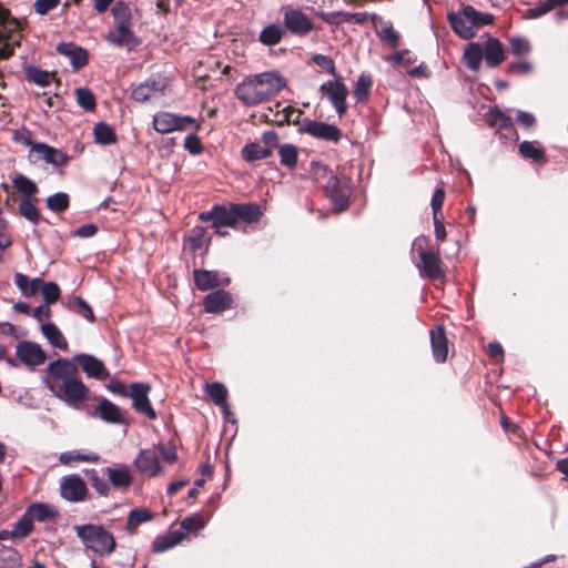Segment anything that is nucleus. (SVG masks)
Here are the masks:
<instances>
[{
	"label": "nucleus",
	"mask_w": 568,
	"mask_h": 568,
	"mask_svg": "<svg viewBox=\"0 0 568 568\" xmlns=\"http://www.w3.org/2000/svg\"><path fill=\"white\" fill-rule=\"evenodd\" d=\"M484 59L483 45L479 42H469L464 51L463 60L465 65L473 70L480 69L481 60Z\"/></svg>",
	"instance_id": "nucleus-31"
},
{
	"label": "nucleus",
	"mask_w": 568,
	"mask_h": 568,
	"mask_svg": "<svg viewBox=\"0 0 568 568\" xmlns=\"http://www.w3.org/2000/svg\"><path fill=\"white\" fill-rule=\"evenodd\" d=\"M45 387L60 400L71 406L80 405L90 398L89 387L80 379L75 363L59 357L41 373Z\"/></svg>",
	"instance_id": "nucleus-1"
},
{
	"label": "nucleus",
	"mask_w": 568,
	"mask_h": 568,
	"mask_svg": "<svg viewBox=\"0 0 568 568\" xmlns=\"http://www.w3.org/2000/svg\"><path fill=\"white\" fill-rule=\"evenodd\" d=\"M133 465L143 476L153 477L160 471V462L155 448L142 449L135 457Z\"/></svg>",
	"instance_id": "nucleus-18"
},
{
	"label": "nucleus",
	"mask_w": 568,
	"mask_h": 568,
	"mask_svg": "<svg viewBox=\"0 0 568 568\" xmlns=\"http://www.w3.org/2000/svg\"><path fill=\"white\" fill-rule=\"evenodd\" d=\"M94 141L100 145H110L116 142L114 130L104 122H99L93 129Z\"/></svg>",
	"instance_id": "nucleus-42"
},
{
	"label": "nucleus",
	"mask_w": 568,
	"mask_h": 568,
	"mask_svg": "<svg viewBox=\"0 0 568 568\" xmlns=\"http://www.w3.org/2000/svg\"><path fill=\"white\" fill-rule=\"evenodd\" d=\"M114 26L105 36V40L115 47L132 49L139 44L132 27V14L130 8L122 1L112 7Z\"/></svg>",
	"instance_id": "nucleus-6"
},
{
	"label": "nucleus",
	"mask_w": 568,
	"mask_h": 568,
	"mask_svg": "<svg viewBox=\"0 0 568 568\" xmlns=\"http://www.w3.org/2000/svg\"><path fill=\"white\" fill-rule=\"evenodd\" d=\"M26 511L30 515L33 521L37 520L40 523L52 519L57 515L55 510L51 506L42 503L30 505Z\"/></svg>",
	"instance_id": "nucleus-43"
},
{
	"label": "nucleus",
	"mask_w": 568,
	"mask_h": 568,
	"mask_svg": "<svg viewBox=\"0 0 568 568\" xmlns=\"http://www.w3.org/2000/svg\"><path fill=\"white\" fill-rule=\"evenodd\" d=\"M90 485L93 489L100 495V496H109L110 494V484L103 478L98 475V471L95 469H85L84 470Z\"/></svg>",
	"instance_id": "nucleus-52"
},
{
	"label": "nucleus",
	"mask_w": 568,
	"mask_h": 568,
	"mask_svg": "<svg viewBox=\"0 0 568 568\" xmlns=\"http://www.w3.org/2000/svg\"><path fill=\"white\" fill-rule=\"evenodd\" d=\"M194 284L200 291H207L219 286H227L231 282L230 277L221 275L215 271L194 270Z\"/></svg>",
	"instance_id": "nucleus-19"
},
{
	"label": "nucleus",
	"mask_w": 568,
	"mask_h": 568,
	"mask_svg": "<svg viewBox=\"0 0 568 568\" xmlns=\"http://www.w3.org/2000/svg\"><path fill=\"white\" fill-rule=\"evenodd\" d=\"M313 61L320 68L327 70L329 74L337 77L335 63L331 57L317 53L313 55Z\"/></svg>",
	"instance_id": "nucleus-59"
},
{
	"label": "nucleus",
	"mask_w": 568,
	"mask_h": 568,
	"mask_svg": "<svg viewBox=\"0 0 568 568\" xmlns=\"http://www.w3.org/2000/svg\"><path fill=\"white\" fill-rule=\"evenodd\" d=\"M285 34L286 30L283 26L278 23H270L260 32L258 41L263 45L273 47L278 44Z\"/></svg>",
	"instance_id": "nucleus-29"
},
{
	"label": "nucleus",
	"mask_w": 568,
	"mask_h": 568,
	"mask_svg": "<svg viewBox=\"0 0 568 568\" xmlns=\"http://www.w3.org/2000/svg\"><path fill=\"white\" fill-rule=\"evenodd\" d=\"M154 514L145 507H135L128 514L126 524L124 530L129 535H135L140 525L151 521Z\"/></svg>",
	"instance_id": "nucleus-26"
},
{
	"label": "nucleus",
	"mask_w": 568,
	"mask_h": 568,
	"mask_svg": "<svg viewBox=\"0 0 568 568\" xmlns=\"http://www.w3.org/2000/svg\"><path fill=\"white\" fill-rule=\"evenodd\" d=\"M286 85L275 71L248 75L235 87V97L247 106L257 105L276 95Z\"/></svg>",
	"instance_id": "nucleus-2"
},
{
	"label": "nucleus",
	"mask_w": 568,
	"mask_h": 568,
	"mask_svg": "<svg viewBox=\"0 0 568 568\" xmlns=\"http://www.w3.org/2000/svg\"><path fill=\"white\" fill-rule=\"evenodd\" d=\"M424 243H426L425 239H416L413 243V251H416L420 258V264L418 265L420 275L432 280L444 277L438 250L436 252L426 251L424 250Z\"/></svg>",
	"instance_id": "nucleus-9"
},
{
	"label": "nucleus",
	"mask_w": 568,
	"mask_h": 568,
	"mask_svg": "<svg viewBox=\"0 0 568 568\" xmlns=\"http://www.w3.org/2000/svg\"><path fill=\"white\" fill-rule=\"evenodd\" d=\"M61 497L70 503H81L87 499L89 489L78 474L63 476L60 480Z\"/></svg>",
	"instance_id": "nucleus-11"
},
{
	"label": "nucleus",
	"mask_w": 568,
	"mask_h": 568,
	"mask_svg": "<svg viewBox=\"0 0 568 568\" xmlns=\"http://www.w3.org/2000/svg\"><path fill=\"white\" fill-rule=\"evenodd\" d=\"M376 34L389 48H396L399 43L400 36L389 22L385 23L379 30H376Z\"/></svg>",
	"instance_id": "nucleus-50"
},
{
	"label": "nucleus",
	"mask_w": 568,
	"mask_h": 568,
	"mask_svg": "<svg viewBox=\"0 0 568 568\" xmlns=\"http://www.w3.org/2000/svg\"><path fill=\"white\" fill-rule=\"evenodd\" d=\"M22 39L21 24L0 7V61L9 59Z\"/></svg>",
	"instance_id": "nucleus-7"
},
{
	"label": "nucleus",
	"mask_w": 568,
	"mask_h": 568,
	"mask_svg": "<svg viewBox=\"0 0 568 568\" xmlns=\"http://www.w3.org/2000/svg\"><path fill=\"white\" fill-rule=\"evenodd\" d=\"M552 9L554 7L550 4L548 0H546L538 6L529 8L527 10V17L530 19H537L550 12Z\"/></svg>",
	"instance_id": "nucleus-63"
},
{
	"label": "nucleus",
	"mask_w": 568,
	"mask_h": 568,
	"mask_svg": "<svg viewBox=\"0 0 568 568\" xmlns=\"http://www.w3.org/2000/svg\"><path fill=\"white\" fill-rule=\"evenodd\" d=\"M155 449L158 450V455H161L163 462L172 464L176 460V448L174 445L160 444Z\"/></svg>",
	"instance_id": "nucleus-62"
},
{
	"label": "nucleus",
	"mask_w": 568,
	"mask_h": 568,
	"mask_svg": "<svg viewBox=\"0 0 568 568\" xmlns=\"http://www.w3.org/2000/svg\"><path fill=\"white\" fill-rule=\"evenodd\" d=\"M385 60L389 61L394 64H403V65H408L415 61V59L412 58L410 52L406 49L399 50L396 53L386 57Z\"/></svg>",
	"instance_id": "nucleus-61"
},
{
	"label": "nucleus",
	"mask_w": 568,
	"mask_h": 568,
	"mask_svg": "<svg viewBox=\"0 0 568 568\" xmlns=\"http://www.w3.org/2000/svg\"><path fill=\"white\" fill-rule=\"evenodd\" d=\"M484 59L490 68L498 67L505 60V50L497 38L488 37L484 47Z\"/></svg>",
	"instance_id": "nucleus-25"
},
{
	"label": "nucleus",
	"mask_w": 568,
	"mask_h": 568,
	"mask_svg": "<svg viewBox=\"0 0 568 568\" xmlns=\"http://www.w3.org/2000/svg\"><path fill=\"white\" fill-rule=\"evenodd\" d=\"M153 126L160 133H169L178 130V115L169 112L156 113L153 118Z\"/></svg>",
	"instance_id": "nucleus-38"
},
{
	"label": "nucleus",
	"mask_w": 568,
	"mask_h": 568,
	"mask_svg": "<svg viewBox=\"0 0 568 568\" xmlns=\"http://www.w3.org/2000/svg\"><path fill=\"white\" fill-rule=\"evenodd\" d=\"M95 412L98 416L104 422L113 424H119L122 422L121 409L108 399L101 400L98 404Z\"/></svg>",
	"instance_id": "nucleus-33"
},
{
	"label": "nucleus",
	"mask_w": 568,
	"mask_h": 568,
	"mask_svg": "<svg viewBox=\"0 0 568 568\" xmlns=\"http://www.w3.org/2000/svg\"><path fill=\"white\" fill-rule=\"evenodd\" d=\"M16 357L21 364L31 371L43 365L47 361V354L42 347L38 343L31 341H21L17 344Z\"/></svg>",
	"instance_id": "nucleus-10"
},
{
	"label": "nucleus",
	"mask_w": 568,
	"mask_h": 568,
	"mask_svg": "<svg viewBox=\"0 0 568 568\" xmlns=\"http://www.w3.org/2000/svg\"><path fill=\"white\" fill-rule=\"evenodd\" d=\"M13 187L22 195V199H31L38 193V185L23 174H16L12 178Z\"/></svg>",
	"instance_id": "nucleus-37"
},
{
	"label": "nucleus",
	"mask_w": 568,
	"mask_h": 568,
	"mask_svg": "<svg viewBox=\"0 0 568 568\" xmlns=\"http://www.w3.org/2000/svg\"><path fill=\"white\" fill-rule=\"evenodd\" d=\"M510 50L515 55H520L528 53L530 50V45L527 39L515 37L511 38L509 41Z\"/></svg>",
	"instance_id": "nucleus-60"
},
{
	"label": "nucleus",
	"mask_w": 568,
	"mask_h": 568,
	"mask_svg": "<svg viewBox=\"0 0 568 568\" xmlns=\"http://www.w3.org/2000/svg\"><path fill=\"white\" fill-rule=\"evenodd\" d=\"M77 102L87 111H92L95 108V99L93 93L87 88H79L75 91Z\"/></svg>",
	"instance_id": "nucleus-55"
},
{
	"label": "nucleus",
	"mask_w": 568,
	"mask_h": 568,
	"mask_svg": "<svg viewBox=\"0 0 568 568\" xmlns=\"http://www.w3.org/2000/svg\"><path fill=\"white\" fill-rule=\"evenodd\" d=\"M61 0H36L33 3L34 12L39 16H45L51 10L59 7Z\"/></svg>",
	"instance_id": "nucleus-58"
},
{
	"label": "nucleus",
	"mask_w": 568,
	"mask_h": 568,
	"mask_svg": "<svg viewBox=\"0 0 568 568\" xmlns=\"http://www.w3.org/2000/svg\"><path fill=\"white\" fill-rule=\"evenodd\" d=\"M280 162L283 166L294 169L297 164V148L293 144H283L278 146Z\"/></svg>",
	"instance_id": "nucleus-47"
},
{
	"label": "nucleus",
	"mask_w": 568,
	"mask_h": 568,
	"mask_svg": "<svg viewBox=\"0 0 568 568\" xmlns=\"http://www.w3.org/2000/svg\"><path fill=\"white\" fill-rule=\"evenodd\" d=\"M206 518L202 514H193L180 521V544L186 538V532L196 536L206 525Z\"/></svg>",
	"instance_id": "nucleus-30"
},
{
	"label": "nucleus",
	"mask_w": 568,
	"mask_h": 568,
	"mask_svg": "<svg viewBox=\"0 0 568 568\" xmlns=\"http://www.w3.org/2000/svg\"><path fill=\"white\" fill-rule=\"evenodd\" d=\"M486 123L498 130L510 131V138L518 139L517 133L514 131V123L509 115L500 111L498 108L490 109L485 115Z\"/></svg>",
	"instance_id": "nucleus-27"
},
{
	"label": "nucleus",
	"mask_w": 568,
	"mask_h": 568,
	"mask_svg": "<svg viewBox=\"0 0 568 568\" xmlns=\"http://www.w3.org/2000/svg\"><path fill=\"white\" fill-rule=\"evenodd\" d=\"M261 207L254 203L216 204L210 211L199 214L202 222L212 221L213 229L237 226L239 222L256 223L262 216Z\"/></svg>",
	"instance_id": "nucleus-3"
},
{
	"label": "nucleus",
	"mask_w": 568,
	"mask_h": 568,
	"mask_svg": "<svg viewBox=\"0 0 568 568\" xmlns=\"http://www.w3.org/2000/svg\"><path fill=\"white\" fill-rule=\"evenodd\" d=\"M47 207L54 213H62L69 209L70 197L65 192H58L47 197Z\"/></svg>",
	"instance_id": "nucleus-46"
},
{
	"label": "nucleus",
	"mask_w": 568,
	"mask_h": 568,
	"mask_svg": "<svg viewBox=\"0 0 568 568\" xmlns=\"http://www.w3.org/2000/svg\"><path fill=\"white\" fill-rule=\"evenodd\" d=\"M210 244V237L204 226H194L189 234L184 236V250L194 254L204 253Z\"/></svg>",
	"instance_id": "nucleus-22"
},
{
	"label": "nucleus",
	"mask_w": 568,
	"mask_h": 568,
	"mask_svg": "<svg viewBox=\"0 0 568 568\" xmlns=\"http://www.w3.org/2000/svg\"><path fill=\"white\" fill-rule=\"evenodd\" d=\"M241 154L244 161L251 163L257 160L267 159L272 155V151L261 146L256 142H250L242 148Z\"/></svg>",
	"instance_id": "nucleus-40"
},
{
	"label": "nucleus",
	"mask_w": 568,
	"mask_h": 568,
	"mask_svg": "<svg viewBox=\"0 0 568 568\" xmlns=\"http://www.w3.org/2000/svg\"><path fill=\"white\" fill-rule=\"evenodd\" d=\"M99 460L100 456L97 453L80 449L63 452L59 456V462L62 465H71L73 462L98 463Z\"/></svg>",
	"instance_id": "nucleus-34"
},
{
	"label": "nucleus",
	"mask_w": 568,
	"mask_h": 568,
	"mask_svg": "<svg viewBox=\"0 0 568 568\" xmlns=\"http://www.w3.org/2000/svg\"><path fill=\"white\" fill-rule=\"evenodd\" d=\"M205 393L216 406L227 400L229 392L222 383L214 382L206 384Z\"/></svg>",
	"instance_id": "nucleus-48"
},
{
	"label": "nucleus",
	"mask_w": 568,
	"mask_h": 568,
	"mask_svg": "<svg viewBox=\"0 0 568 568\" xmlns=\"http://www.w3.org/2000/svg\"><path fill=\"white\" fill-rule=\"evenodd\" d=\"M23 73L28 82L40 88H47L55 80V72H49L32 64L24 65Z\"/></svg>",
	"instance_id": "nucleus-28"
},
{
	"label": "nucleus",
	"mask_w": 568,
	"mask_h": 568,
	"mask_svg": "<svg viewBox=\"0 0 568 568\" xmlns=\"http://www.w3.org/2000/svg\"><path fill=\"white\" fill-rule=\"evenodd\" d=\"M168 85L165 78L149 79L138 84L131 92V98L136 102H145L163 95Z\"/></svg>",
	"instance_id": "nucleus-15"
},
{
	"label": "nucleus",
	"mask_w": 568,
	"mask_h": 568,
	"mask_svg": "<svg viewBox=\"0 0 568 568\" xmlns=\"http://www.w3.org/2000/svg\"><path fill=\"white\" fill-rule=\"evenodd\" d=\"M73 530L87 550L109 557L116 548L115 537L102 524L74 525Z\"/></svg>",
	"instance_id": "nucleus-4"
},
{
	"label": "nucleus",
	"mask_w": 568,
	"mask_h": 568,
	"mask_svg": "<svg viewBox=\"0 0 568 568\" xmlns=\"http://www.w3.org/2000/svg\"><path fill=\"white\" fill-rule=\"evenodd\" d=\"M317 17L329 26L337 27L342 23H348L346 11L318 12Z\"/></svg>",
	"instance_id": "nucleus-54"
},
{
	"label": "nucleus",
	"mask_w": 568,
	"mask_h": 568,
	"mask_svg": "<svg viewBox=\"0 0 568 568\" xmlns=\"http://www.w3.org/2000/svg\"><path fill=\"white\" fill-rule=\"evenodd\" d=\"M40 290H41L43 300L45 302L44 304H47V305L55 303L60 297V293H61L60 288L53 282H48V283L42 282Z\"/></svg>",
	"instance_id": "nucleus-56"
},
{
	"label": "nucleus",
	"mask_w": 568,
	"mask_h": 568,
	"mask_svg": "<svg viewBox=\"0 0 568 568\" xmlns=\"http://www.w3.org/2000/svg\"><path fill=\"white\" fill-rule=\"evenodd\" d=\"M320 91L327 97L339 116H343L346 113V98L348 95V90L339 79L324 82L320 87Z\"/></svg>",
	"instance_id": "nucleus-12"
},
{
	"label": "nucleus",
	"mask_w": 568,
	"mask_h": 568,
	"mask_svg": "<svg viewBox=\"0 0 568 568\" xmlns=\"http://www.w3.org/2000/svg\"><path fill=\"white\" fill-rule=\"evenodd\" d=\"M74 363H78L85 375L90 378H95L98 381H104L109 377V372L104 366L103 362L93 355L89 354H77L73 359Z\"/></svg>",
	"instance_id": "nucleus-17"
},
{
	"label": "nucleus",
	"mask_w": 568,
	"mask_h": 568,
	"mask_svg": "<svg viewBox=\"0 0 568 568\" xmlns=\"http://www.w3.org/2000/svg\"><path fill=\"white\" fill-rule=\"evenodd\" d=\"M41 332L53 347L61 351L68 349V342L54 323L42 324Z\"/></svg>",
	"instance_id": "nucleus-35"
},
{
	"label": "nucleus",
	"mask_w": 568,
	"mask_h": 568,
	"mask_svg": "<svg viewBox=\"0 0 568 568\" xmlns=\"http://www.w3.org/2000/svg\"><path fill=\"white\" fill-rule=\"evenodd\" d=\"M19 213L26 220L37 225L40 222L41 215L38 207L31 199H22L19 203Z\"/></svg>",
	"instance_id": "nucleus-49"
},
{
	"label": "nucleus",
	"mask_w": 568,
	"mask_h": 568,
	"mask_svg": "<svg viewBox=\"0 0 568 568\" xmlns=\"http://www.w3.org/2000/svg\"><path fill=\"white\" fill-rule=\"evenodd\" d=\"M445 200V191L443 187H437L432 196L430 206L433 211V216H438V212L440 211L443 203Z\"/></svg>",
	"instance_id": "nucleus-64"
},
{
	"label": "nucleus",
	"mask_w": 568,
	"mask_h": 568,
	"mask_svg": "<svg viewBox=\"0 0 568 568\" xmlns=\"http://www.w3.org/2000/svg\"><path fill=\"white\" fill-rule=\"evenodd\" d=\"M33 520L31 519L30 515L24 511L23 515L14 524L13 534L17 536V539H24L33 531Z\"/></svg>",
	"instance_id": "nucleus-51"
},
{
	"label": "nucleus",
	"mask_w": 568,
	"mask_h": 568,
	"mask_svg": "<svg viewBox=\"0 0 568 568\" xmlns=\"http://www.w3.org/2000/svg\"><path fill=\"white\" fill-rule=\"evenodd\" d=\"M373 78L369 73L363 72L355 84L353 94L357 102H364L368 99Z\"/></svg>",
	"instance_id": "nucleus-45"
},
{
	"label": "nucleus",
	"mask_w": 568,
	"mask_h": 568,
	"mask_svg": "<svg viewBox=\"0 0 568 568\" xmlns=\"http://www.w3.org/2000/svg\"><path fill=\"white\" fill-rule=\"evenodd\" d=\"M302 131L313 138L334 143H337L342 138V132L335 124L322 121L307 120L304 122Z\"/></svg>",
	"instance_id": "nucleus-14"
},
{
	"label": "nucleus",
	"mask_w": 568,
	"mask_h": 568,
	"mask_svg": "<svg viewBox=\"0 0 568 568\" xmlns=\"http://www.w3.org/2000/svg\"><path fill=\"white\" fill-rule=\"evenodd\" d=\"M14 284L22 295L30 297L38 293L42 284V280L39 277L30 280L26 274L17 273L14 275Z\"/></svg>",
	"instance_id": "nucleus-36"
},
{
	"label": "nucleus",
	"mask_w": 568,
	"mask_h": 568,
	"mask_svg": "<svg viewBox=\"0 0 568 568\" xmlns=\"http://www.w3.org/2000/svg\"><path fill=\"white\" fill-rule=\"evenodd\" d=\"M519 154L532 162H540L545 159V150L537 141H524L518 148Z\"/></svg>",
	"instance_id": "nucleus-39"
},
{
	"label": "nucleus",
	"mask_w": 568,
	"mask_h": 568,
	"mask_svg": "<svg viewBox=\"0 0 568 568\" xmlns=\"http://www.w3.org/2000/svg\"><path fill=\"white\" fill-rule=\"evenodd\" d=\"M104 473L114 488H128L132 484V475L128 467H106Z\"/></svg>",
	"instance_id": "nucleus-32"
},
{
	"label": "nucleus",
	"mask_w": 568,
	"mask_h": 568,
	"mask_svg": "<svg viewBox=\"0 0 568 568\" xmlns=\"http://www.w3.org/2000/svg\"><path fill=\"white\" fill-rule=\"evenodd\" d=\"M352 181L348 176L332 175L326 183L325 193L333 203L336 212L345 211L352 195Z\"/></svg>",
	"instance_id": "nucleus-8"
},
{
	"label": "nucleus",
	"mask_w": 568,
	"mask_h": 568,
	"mask_svg": "<svg viewBox=\"0 0 568 568\" xmlns=\"http://www.w3.org/2000/svg\"><path fill=\"white\" fill-rule=\"evenodd\" d=\"M183 146L192 155H197L203 150V144L194 131H191L186 134L184 138Z\"/></svg>",
	"instance_id": "nucleus-57"
},
{
	"label": "nucleus",
	"mask_w": 568,
	"mask_h": 568,
	"mask_svg": "<svg viewBox=\"0 0 568 568\" xmlns=\"http://www.w3.org/2000/svg\"><path fill=\"white\" fill-rule=\"evenodd\" d=\"M283 21L286 32L288 31L298 37H304L314 29L310 17L298 9L285 10Z\"/></svg>",
	"instance_id": "nucleus-13"
},
{
	"label": "nucleus",
	"mask_w": 568,
	"mask_h": 568,
	"mask_svg": "<svg viewBox=\"0 0 568 568\" xmlns=\"http://www.w3.org/2000/svg\"><path fill=\"white\" fill-rule=\"evenodd\" d=\"M58 53L70 59L73 70H80L89 62V52L73 42H61L57 45Z\"/></svg>",
	"instance_id": "nucleus-21"
},
{
	"label": "nucleus",
	"mask_w": 568,
	"mask_h": 568,
	"mask_svg": "<svg viewBox=\"0 0 568 568\" xmlns=\"http://www.w3.org/2000/svg\"><path fill=\"white\" fill-rule=\"evenodd\" d=\"M32 153L53 166H65L69 162V156L65 152L42 142H37L32 145Z\"/></svg>",
	"instance_id": "nucleus-20"
},
{
	"label": "nucleus",
	"mask_w": 568,
	"mask_h": 568,
	"mask_svg": "<svg viewBox=\"0 0 568 568\" xmlns=\"http://www.w3.org/2000/svg\"><path fill=\"white\" fill-rule=\"evenodd\" d=\"M178 545V530H172L166 535L156 536L152 542V551L155 554L164 552Z\"/></svg>",
	"instance_id": "nucleus-44"
},
{
	"label": "nucleus",
	"mask_w": 568,
	"mask_h": 568,
	"mask_svg": "<svg viewBox=\"0 0 568 568\" xmlns=\"http://www.w3.org/2000/svg\"><path fill=\"white\" fill-rule=\"evenodd\" d=\"M150 389L151 387L149 384H132L130 386V397L132 398V405L138 413L145 415L150 419H154L156 414L149 400Z\"/></svg>",
	"instance_id": "nucleus-16"
},
{
	"label": "nucleus",
	"mask_w": 568,
	"mask_h": 568,
	"mask_svg": "<svg viewBox=\"0 0 568 568\" xmlns=\"http://www.w3.org/2000/svg\"><path fill=\"white\" fill-rule=\"evenodd\" d=\"M70 308L91 323L95 320L91 306L81 297H74L70 302Z\"/></svg>",
	"instance_id": "nucleus-53"
},
{
	"label": "nucleus",
	"mask_w": 568,
	"mask_h": 568,
	"mask_svg": "<svg viewBox=\"0 0 568 568\" xmlns=\"http://www.w3.org/2000/svg\"><path fill=\"white\" fill-rule=\"evenodd\" d=\"M233 298L232 295L224 290H216L209 293L204 300L203 305L204 310L207 313H222L229 310L232 305Z\"/></svg>",
	"instance_id": "nucleus-24"
},
{
	"label": "nucleus",
	"mask_w": 568,
	"mask_h": 568,
	"mask_svg": "<svg viewBox=\"0 0 568 568\" xmlns=\"http://www.w3.org/2000/svg\"><path fill=\"white\" fill-rule=\"evenodd\" d=\"M22 556L13 547H0V568H21Z\"/></svg>",
	"instance_id": "nucleus-41"
},
{
	"label": "nucleus",
	"mask_w": 568,
	"mask_h": 568,
	"mask_svg": "<svg viewBox=\"0 0 568 568\" xmlns=\"http://www.w3.org/2000/svg\"><path fill=\"white\" fill-rule=\"evenodd\" d=\"M430 346L434 361L438 364L445 363L448 356V339L442 325L430 329Z\"/></svg>",
	"instance_id": "nucleus-23"
},
{
	"label": "nucleus",
	"mask_w": 568,
	"mask_h": 568,
	"mask_svg": "<svg viewBox=\"0 0 568 568\" xmlns=\"http://www.w3.org/2000/svg\"><path fill=\"white\" fill-rule=\"evenodd\" d=\"M447 20L459 38L468 40L476 36L479 28L491 24L494 16L477 11L473 6H464L458 11L449 12Z\"/></svg>",
	"instance_id": "nucleus-5"
}]
</instances>
